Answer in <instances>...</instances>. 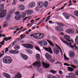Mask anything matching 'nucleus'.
<instances>
[{"label": "nucleus", "mask_w": 78, "mask_h": 78, "mask_svg": "<svg viewBox=\"0 0 78 78\" xmlns=\"http://www.w3.org/2000/svg\"><path fill=\"white\" fill-rule=\"evenodd\" d=\"M35 48L36 50H38V51H40V50H39V47H38L37 46H35Z\"/></svg>", "instance_id": "de8ad7c7"}, {"label": "nucleus", "mask_w": 78, "mask_h": 78, "mask_svg": "<svg viewBox=\"0 0 78 78\" xmlns=\"http://www.w3.org/2000/svg\"><path fill=\"white\" fill-rule=\"evenodd\" d=\"M35 10L37 11H39V8H38V7H37L35 9Z\"/></svg>", "instance_id": "4d7b16f0"}, {"label": "nucleus", "mask_w": 78, "mask_h": 78, "mask_svg": "<svg viewBox=\"0 0 78 78\" xmlns=\"http://www.w3.org/2000/svg\"><path fill=\"white\" fill-rule=\"evenodd\" d=\"M68 71H69V72H73L74 69L73 68L71 67H68Z\"/></svg>", "instance_id": "c756f323"}, {"label": "nucleus", "mask_w": 78, "mask_h": 78, "mask_svg": "<svg viewBox=\"0 0 78 78\" xmlns=\"http://www.w3.org/2000/svg\"><path fill=\"white\" fill-rule=\"evenodd\" d=\"M64 16H65V17L66 18V19H69V18H70V16L69 15H66L64 14Z\"/></svg>", "instance_id": "473e14b6"}, {"label": "nucleus", "mask_w": 78, "mask_h": 78, "mask_svg": "<svg viewBox=\"0 0 78 78\" xmlns=\"http://www.w3.org/2000/svg\"><path fill=\"white\" fill-rule=\"evenodd\" d=\"M11 38H12V37H8L6 40V41H8V40L9 41V40H10V39H11Z\"/></svg>", "instance_id": "09e8293b"}, {"label": "nucleus", "mask_w": 78, "mask_h": 78, "mask_svg": "<svg viewBox=\"0 0 78 78\" xmlns=\"http://www.w3.org/2000/svg\"><path fill=\"white\" fill-rule=\"evenodd\" d=\"M52 39L54 40L56 39V37L54 36H52Z\"/></svg>", "instance_id": "864d4df0"}, {"label": "nucleus", "mask_w": 78, "mask_h": 78, "mask_svg": "<svg viewBox=\"0 0 78 78\" xmlns=\"http://www.w3.org/2000/svg\"><path fill=\"white\" fill-rule=\"evenodd\" d=\"M27 18H28V17H26L24 19H23V21L24 20H26V19H27Z\"/></svg>", "instance_id": "052dcab7"}, {"label": "nucleus", "mask_w": 78, "mask_h": 78, "mask_svg": "<svg viewBox=\"0 0 78 78\" xmlns=\"http://www.w3.org/2000/svg\"><path fill=\"white\" fill-rule=\"evenodd\" d=\"M55 45H56V47H58V49H60V50L61 52H62V50L61 49V48L59 46H58V45H57V44H55Z\"/></svg>", "instance_id": "58836bf2"}, {"label": "nucleus", "mask_w": 78, "mask_h": 78, "mask_svg": "<svg viewBox=\"0 0 78 78\" xmlns=\"http://www.w3.org/2000/svg\"><path fill=\"white\" fill-rule=\"evenodd\" d=\"M16 2H15V1H13V2L12 3V5H16Z\"/></svg>", "instance_id": "603ef678"}, {"label": "nucleus", "mask_w": 78, "mask_h": 78, "mask_svg": "<svg viewBox=\"0 0 78 78\" xmlns=\"http://www.w3.org/2000/svg\"><path fill=\"white\" fill-rule=\"evenodd\" d=\"M6 11L4 10H3L0 13V18H3L6 15Z\"/></svg>", "instance_id": "1a4fd4ad"}, {"label": "nucleus", "mask_w": 78, "mask_h": 78, "mask_svg": "<svg viewBox=\"0 0 78 78\" xmlns=\"http://www.w3.org/2000/svg\"><path fill=\"white\" fill-rule=\"evenodd\" d=\"M45 50L46 51H48L50 54H52L53 53V52H52L51 49L50 47H49V48H45Z\"/></svg>", "instance_id": "aec40b11"}, {"label": "nucleus", "mask_w": 78, "mask_h": 78, "mask_svg": "<svg viewBox=\"0 0 78 78\" xmlns=\"http://www.w3.org/2000/svg\"><path fill=\"white\" fill-rule=\"evenodd\" d=\"M75 42L76 44L78 45V36H77L76 37L75 39Z\"/></svg>", "instance_id": "72a5a7b5"}, {"label": "nucleus", "mask_w": 78, "mask_h": 78, "mask_svg": "<svg viewBox=\"0 0 78 78\" xmlns=\"http://www.w3.org/2000/svg\"><path fill=\"white\" fill-rule=\"evenodd\" d=\"M40 57L41 56L39 54H37L36 55V58L37 60H38L39 59H40Z\"/></svg>", "instance_id": "7c9ffc66"}, {"label": "nucleus", "mask_w": 78, "mask_h": 78, "mask_svg": "<svg viewBox=\"0 0 78 78\" xmlns=\"http://www.w3.org/2000/svg\"><path fill=\"white\" fill-rule=\"evenodd\" d=\"M8 26V23L7 22H5L3 25V27L4 28L5 27H6Z\"/></svg>", "instance_id": "f704fd0d"}, {"label": "nucleus", "mask_w": 78, "mask_h": 78, "mask_svg": "<svg viewBox=\"0 0 78 78\" xmlns=\"http://www.w3.org/2000/svg\"><path fill=\"white\" fill-rule=\"evenodd\" d=\"M53 51L56 55H58V54H59V50L58 49H54L53 50Z\"/></svg>", "instance_id": "393cba45"}, {"label": "nucleus", "mask_w": 78, "mask_h": 78, "mask_svg": "<svg viewBox=\"0 0 78 78\" xmlns=\"http://www.w3.org/2000/svg\"><path fill=\"white\" fill-rule=\"evenodd\" d=\"M73 63L75 64H76V65H77L78 64V61L77 60L75 59L73 61Z\"/></svg>", "instance_id": "c9c22d12"}, {"label": "nucleus", "mask_w": 78, "mask_h": 78, "mask_svg": "<svg viewBox=\"0 0 78 78\" xmlns=\"http://www.w3.org/2000/svg\"><path fill=\"white\" fill-rule=\"evenodd\" d=\"M5 41L3 40L2 41L0 42V44H2V45H3L5 44Z\"/></svg>", "instance_id": "37998d69"}, {"label": "nucleus", "mask_w": 78, "mask_h": 78, "mask_svg": "<svg viewBox=\"0 0 78 78\" xmlns=\"http://www.w3.org/2000/svg\"><path fill=\"white\" fill-rule=\"evenodd\" d=\"M20 9L22 11H23L25 9V6L23 5H21L20 6Z\"/></svg>", "instance_id": "cd10ccee"}, {"label": "nucleus", "mask_w": 78, "mask_h": 78, "mask_svg": "<svg viewBox=\"0 0 78 78\" xmlns=\"http://www.w3.org/2000/svg\"><path fill=\"white\" fill-rule=\"evenodd\" d=\"M36 5V3L34 2H31L29 4V6L30 8H33Z\"/></svg>", "instance_id": "6ab92c4d"}, {"label": "nucleus", "mask_w": 78, "mask_h": 78, "mask_svg": "<svg viewBox=\"0 0 78 78\" xmlns=\"http://www.w3.org/2000/svg\"><path fill=\"white\" fill-rule=\"evenodd\" d=\"M4 6H5V5L3 4H0V12H1V11H2L3 10Z\"/></svg>", "instance_id": "5701e85b"}, {"label": "nucleus", "mask_w": 78, "mask_h": 78, "mask_svg": "<svg viewBox=\"0 0 78 78\" xmlns=\"http://www.w3.org/2000/svg\"><path fill=\"white\" fill-rule=\"evenodd\" d=\"M64 66H69V65L66 63H64Z\"/></svg>", "instance_id": "8fccbe9b"}, {"label": "nucleus", "mask_w": 78, "mask_h": 78, "mask_svg": "<svg viewBox=\"0 0 78 78\" xmlns=\"http://www.w3.org/2000/svg\"><path fill=\"white\" fill-rule=\"evenodd\" d=\"M57 24L58 25L59 27H64L65 25L64 23L59 22L57 23Z\"/></svg>", "instance_id": "b1692460"}, {"label": "nucleus", "mask_w": 78, "mask_h": 78, "mask_svg": "<svg viewBox=\"0 0 78 78\" xmlns=\"http://www.w3.org/2000/svg\"><path fill=\"white\" fill-rule=\"evenodd\" d=\"M75 53L73 51H70L69 52V55L70 58H73L75 56Z\"/></svg>", "instance_id": "ddd939ff"}, {"label": "nucleus", "mask_w": 78, "mask_h": 78, "mask_svg": "<svg viewBox=\"0 0 78 78\" xmlns=\"http://www.w3.org/2000/svg\"><path fill=\"white\" fill-rule=\"evenodd\" d=\"M9 49L8 48H6V50L5 51V53L7 52V51H8Z\"/></svg>", "instance_id": "e2e57ef3"}, {"label": "nucleus", "mask_w": 78, "mask_h": 78, "mask_svg": "<svg viewBox=\"0 0 78 78\" xmlns=\"http://www.w3.org/2000/svg\"><path fill=\"white\" fill-rule=\"evenodd\" d=\"M68 75L70 76L71 78H74L76 77V76L73 73H68Z\"/></svg>", "instance_id": "412c9836"}, {"label": "nucleus", "mask_w": 78, "mask_h": 78, "mask_svg": "<svg viewBox=\"0 0 78 78\" xmlns=\"http://www.w3.org/2000/svg\"><path fill=\"white\" fill-rule=\"evenodd\" d=\"M7 39V37H5L3 39V40H4V41H6V40Z\"/></svg>", "instance_id": "0e129e2a"}, {"label": "nucleus", "mask_w": 78, "mask_h": 78, "mask_svg": "<svg viewBox=\"0 0 78 78\" xmlns=\"http://www.w3.org/2000/svg\"><path fill=\"white\" fill-rule=\"evenodd\" d=\"M64 58H65V60H66V61H67L68 60V58L66 57V55H65V54H64Z\"/></svg>", "instance_id": "49530a36"}, {"label": "nucleus", "mask_w": 78, "mask_h": 78, "mask_svg": "<svg viewBox=\"0 0 78 78\" xmlns=\"http://www.w3.org/2000/svg\"><path fill=\"white\" fill-rule=\"evenodd\" d=\"M26 16V14L24 12H22L21 15V17L22 18H24Z\"/></svg>", "instance_id": "e433bc0d"}, {"label": "nucleus", "mask_w": 78, "mask_h": 78, "mask_svg": "<svg viewBox=\"0 0 78 78\" xmlns=\"http://www.w3.org/2000/svg\"><path fill=\"white\" fill-rule=\"evenodd\" d=\"M3 55H4V54H2V52H1L0 53V58H1V57H2V56H3Z\"/></svg>", "instance_id": "13d9d810"}, {"label": "nucleus", "mask_w": 78, "mask_h": 78, "mask_svg": "<svg viewBox=\"0 0 78 78\" xmlns=\"http://www.w3.org/2000/svg\"><path fill=\"white\" fill-rule=\"evenodd\" d=\"M61 64V63L60 62H57L55 63V64Z\"/></svg>", "instance_id": "338daca9"}, {"label": "nucleus", "mask_w": 78, "mask_h": 78, "mask_svg": "<svg viewBox=\"0 0 78 78\" xmlns=\"http://www.w3.org/2000/svg\"><path fill=\"white\" fill-rule=\"evenodd\" d=\"M45 56L48 60H50L52 58V56L48 53H46L45 54Z\"/></svg>", "instance_id": "4468645a"}, {"label": "nucleus", "mask_w": 78, "mask_h": 78, "mask_svg": "<svg viewBox=\"0 0 78 78\" xmlns=\"http://www.w3.org/2000/svg\"><path fill=\"white\" fill-rule=\"evenodd\" d=\"M70 66H71L74 69H76V66L75 65H70Z\"/></svg>", "instance_id": "79ce46f5"}, {"label": "nucleus", "mask_w": 78, "mask_h": 78, "mask_svg": "<svg viewBox=\"0 0 78 78\" xmlns=\"http://www.w3.org/2000/svg\"><path fill=\"white\" fill-rule=\"evenodd\" d=\"M55 30L57 31H63V30L62 28L58 26L55 27Z\"/></svg>", "instance_id": "f8f14e48"}, {"label": "nucleus", "mask_w": 78, "mask_h": 78, "mask_svg": "<svg viewBox=\"0 0 78 78\" xmlns=\"http://www.w3.org/2000/svg\"><path fill=\"white\" fill-rule=\"evenodd\" d=\"M15 14L16 15L15 16V19H16V20H20V12L19 11H17L15 12Z\"/></svg>", "instance_id": "39448f33"}, {"label": "nucleus", "mask_w": 78, "mask_h": 78, "mask_svg": "<svg viewBox=\"0 0 78 78\" xmlns=\"http://www.w3.org/2000/svg\"><path fill=\"white\" fill-rule=\"evenodd\" d=\"M34 37L35 39H37L38 38L37 37V34L36 33L34 34Z\"/></svg>", "instance_id": "c03bdc74"}, {"label": "nucleus", "mask_w": 78, "mask_h": 78, "mask_svg": "<svg viewBox=\"0 0 78 78\" xmlns=\"http://www.w3.org/2000/svg\"><path fill=\"white\" fill-rule=\"evenodd\" d=\"M38 43L40 45H42V46H46L48 44L47 42L45 41H39Z\"/></svg>", "instance_id": "423d86ee"}, {"label": "nucleus", "mask_w": 78, "mask_h": 78, "mask_svg": "<svg viewBox=\"0 0 78 78\" xmlns=\"http://www.w3.org/2000/svg\"><path fill=\"white\" fill-rule=\"evenodd\" d=\"M20 37H21L18 38H17V40L19 41H20L21 39H23L24 37H25V36H23V35H21L20 36Z\"/></svg>", "instance_id": "bb28decb"}, {"label": "nucleus", "mask_w": 78, "mask_h": 78, "mask_svg": "<svg viewBox=\"0 0 78 78\" xmlns=\"http://www.w3.org/2000/svg\"><path fill=\"white\" fill-rule=\"evenodd\" d=\"M42 64L43 66V67H44V68H46V69L48 68V67H50V64L46 63L44 62H42Z\"/></svg>", "instance_id": "9b49d317"}, {"label": "nucleus", "mask_w": 78, "mask_h": 78, "mask_svg": "<svg viewBox=\"0 0 78 78\" xmlns=\"http://www.w3.org/2000/svg\"><path fill=\"white\" fill-rule=\"evenodd\" d=\"M37 34V39H42L44 37V34H43L38 33H36Z\"/></svg>", "instance_id": "0eeeda50"}, {"label": "nucleus", "mask_w": 78, "mask_h": 78, "mask_svg": "<svg viewBox=\"0 0 78 78\" xmlns=\"http://www.w3.org/2000/svg\"><path fill=\"white\" fill-rule=\"evenodd\" d=\"M64 39H66V41H68L69 42H71V40H69L70 38V36L67 35H66L64 36Z\"/></svg>", "instance_id": "f3484780"}, {"label": "nucleus", "mask_w": 78, "mask_h": 78, "mask_svg": "<svg viewBox=\"0 0 78 78\" xmlns=\"http://www.w3.org/2000/svg\"><path fill=\"white\" fill-rule=\"evenodd\" d=\"M39 19H40V18H39L37 19H36L35 20H36V21H38V20H39Z\"/></svg>", "instance_id": "69168bd1"}, {"label": "nucleus", "mask_w": 78, "mask_h": 78, "mask_svg": "<svg viewBox=\"0 0 78 78\" xmlns=\"http://www.w3.org/2000/svg\"><path fill=\"white\" fill-rule=\"evenodd\" d=\"M65 32L67 34H74L75 33V31L73 29H69L66 30Z\"/></svg>", "instance_id": "20e7f679"}, {"label": "nucleus", "mask_w": 78, "mask_h": 78, "mask_svg": "<svg viewBox=\"0 0 78 78\" xmlns=\"http://www.w3.org/2000/svg\"><path fill=\"white\" fill-rule=\"evenodd\" d=\"M10 53H12V54H19V51H18L16 50H10L9 51Z\"/></svg>", "instance_id": "a211bd4d"}, {"label": "nucleus", "mask_w": 78, "mask_h": 78, "mask_svg": "<svg viewBox=\"0 0 78 78\" xmlns=\"http://www.w3.org/2000/svg\"><path fill=\"white\" fill-rule=\"evenodd\" d=\"M50 72L52 73L53 74H56V71H54L53 70H51L50 71Z\"/></svg>", "instance_id": "a19ab883"}, {"label": "nucleus", "mask_w": 78, "mask_h": 78, "mask_svg": "<svg viewBox=\"0 0 78 78\" xmlns=\"http://www.w3.org/2000/svg\"><path fill=\"white\" fill-rule=\"evenodd\" d=\"M37 5L39 6V8H42L44 6V3L42 2L39 1L37 2Z\"/></svg>", "instance_id": "2eb2a0df"}, {"label": "nucleus", "mask_w": 78, "mask_h": 78, "mask_svg": "<svg viewBox=\"0 0 78 78\" xmlns=\"http://www.w3.org/2000/svg\"><path fill=\"white\" fill-rule=\"evenodd\" d=\"M9 30H14L13 27H9L8 28Z\"/></svg>", "instance_id": "bf43d9fd"}, {"label": "nucleus", "mask_w": 78, "mask_h": 78, "mask_svg": "<svg viewBox=\"0 0 78 78\" xmlns=\"http://www.w3.org/2000/svg\"><path fill=\"white\" fill-rule=\"evenodd\" d=\"M25 12L26 14H28V15H31L34 13V12L31 10H27L25 11Z\"/></svg>", "instance_id": "9d476101"}, {"label": "nucleus", "mask_w": 78, "mask_h": 78, "mask_svg": "<svg viewBox=\"0 0 78 78\" xmlns=\"http://www.w3.org/2000/svg\"><path fill=\"white\" fill-rule=\"evenodd\" d=\"M2 37H5L6 35L4 34H3L2 35Z\"/></svg>", "instance_id": "774afa93"}, {"label": "nucleus", "mask_w": 78, "mask_h": 78, "mask_svg": "<svg viewBox=\"0 0 78 78\" xmlns=\"http://www.w3.org/2000/svg\"><path fill=\"white\" fill-rule=\"evenodd\" d=\"M12 61V58L10 56H6L3 58L2 62L5 64H10Z\"/></svg>", "instance_id": "f257e3e1"}, {"label": "nucleus", "mask_w": 78, "mask_h": 78, "mask_svg": "<svg viewBox=\"0 0 78 78\" xmlns=\"http://www.w3.org/2000/svg\"><path fill=\"white\" fill-rule=\"evenodd\" d=\"M20 48V47L19 45H16L14 47V49L15 50H18Z\"/></svg>", "instance_id": "c85d7f7f"}, {"label": "nucleus", "mask_w": 78, "mask_h": 78, "mask_svg": "<svg viewBox=\"0 0 78 78\" xmlns=\"http://www.w3.org/2000/svg\"><path fill=\"white\" fill-rule=\"evenodd\" d=\"M47 41L49 43V44L51 46H52V47H54V44L53 43V42H52L48 40H47Z\"/></svg>", "instance_id": "a878e982"}, {"label": "nucleus", "mask_w": 78, "mask_h": 78, "mask_svg": "<svg viewBox=\"0 0 78 78\" xmlns=\"http://www.w3.org/2000/svg\"><path fill=\"white\" fill-rule=\"evenodd\" d=\"M28 52H29V53H30V54H31V53H33V52L31 51H29Z\"/></svg>", "instance_id": "680f3d73"}, {"label": "nucleus", "mask_w": 78, "mask_h": 78, "mask_svg": "<svg viewBox=\"0 0 78 78\" xmlns=\"http://www.w3.org/2000/svg\"><path fill=\"white\" fill-rule=\"evenodd\" d=\"M41 62H36L33 63V66L34 67H35L36 66H37V68L39 69L41 67Z\"/></svg>", "instance_id": "7ed1b4c3"}, {"label": "nucleus", "mask_w": 78, "mask_h": 78, "mask_svg": "<svg viewBox=\"0 0 78 78\" xmlns=\"http://www.w3.org/2000/svg\"><path fill=\"white\" fill-rule=\"evenodd\" d=\"M23 46L25 47V48H28L31 49L33 48V46L30 44H23Z\"/></svg>", "instance_id": "6e6552de"}, {"label": "nucleus", "mask_w": 78, "mask_h": 78, "mask_svg": "<svg viewBox=\"0 0 78 78\" xmlns=\"http://www.w3.org/2000/svg\"><path fill=\"white\" fill-rule=\"evenodd\" d=\"M3 76L7 78H11V75L5 73H3Z\"/></svg>", "instance_id": "4be33fe9"}, {"label": "nucleus", "mask_w": 78, "mask_h": 78, "mask_svg": "<svg viewBox=\"0 0 78 78\" xmlns=\"http://www.w3.org/2000/svg\"><path fill=\"white\" fill-rule=\"evenodd\" d=\"M48 1H45L44 3V7H45V8L47 7L48 6Z\"/></svg>", "instance_id": "2f4dec72"}, {"label": "nucleus", "mask_w": 78, "mask_h": 78, "mask_svg": "<svg viewBox=\"0 0 78 78\" xmlns=\"http://www.w3.org/2000/svg\"><path fill=\"white\" fill-rule=\"evenodd\" d=\"M75 74L76 75V76H78V70L76 71L75 72Z\"/></svg>", "instance_id": "6e6d98bb"}, {"label": "nucleus", "mask_w": 78, "mask_h": 78, "mask_svg": "<svg viewBox=\"0 0 78 78\" xmlns=\"http://www.w3.org/2000/svg\"><path fill=\"white\" fill-rule=\"evenodd\" d=\"M20 55L22 56L23 59L24 60H27L28 59V56L25 55H23L22 54H20Z\"/></svg>", "instance_id": "dca6fc26"}, {"label": "nucleus", "mask_w": 78, "mask_h": 78, "mask_svg": "<svg viewBox=\"0 0 78 78\" xmlns=\"http://www.w3.org/2000/svg\"><path fill=\"white\" fill-rule=\"evenodd\" d=\"M50 62L51 63H53L55 61V60L54 59H50Z\"/></svg>", "instance_id": "ea45409f"}, {"label": "nucleus", "mask_w": 78, "mask_h": 78, "mask_svg": "<svg viewBox=\"0 0 78 78\" xmlns=\"http://www.w3.org/2000/svg\"><path fill=\"white\" fill-rule=\"evenodd\" d=\"M74 14L75 15V16H77V17H78V11H75L74 12Z\"/></svg>", "instance_id": "4c0bfd02"}, {"label": "nucleus", "mask_w": 78, "mask_h": 78, "mask_svg": "<svg viewBox=\"0 0 78 78\" xmlns=\"http://www.w3.org/2000/svg\"><path fill=\"white\" fill-rule=\"evenodd\" d=\"M10 18V15H8L7 16L6 19L8 20H9Z\"/></svg>", "instance_id": "a18cd8bd"}, {"label": "nucleus", "mask_w": 78, "mask_h": 78, "mask_svg": "<svg viewBox=\"0 0 78 78\" xmlns=\"http://www.w3.org/2000/svg\"><path fill=\"white\" fill-rule=\"evenodd\" d=\"M60 40H61V41L63 42V43H64V44H65L66 45H70V47H71V48H73L74 47H76V44H74L73 45V46L71 45V44H72V43L71 42H70L69 43L68 42H67L64 41V39H62V37H60Z\"/></svg>", "instance_id": "f03ea898"}, {"label": "nucleus", "mask_w": 78, "mask_h": 78, "mask_svg": "<svg viewBox=\"0 0 78 78\" xmlns=\"http://www.w3.org/2000/svg\"><path fill=\"white\" fill-rule=\"evenodd\" d=\"M58 73L59 74H60L61 75L62 74V71L61 70H59L58 71Z\"/></svg>", "instance_id": "5fc2aeb1"}, {"label": "nucleus", "mask_w": 78, "mask_h": 78, "mask_svg": "<svg viewBox=\"0 0 78 78\" xmlns=\"http://www.w3.org/2000/svg\"><path fill=\"white\" fill-rule=\"evenodd\" d=\"M16 42H17V41H14L13 43H12V45H14V44H15Z\"/></svg>", "instance_id": "3c124183"}]
</instances>
